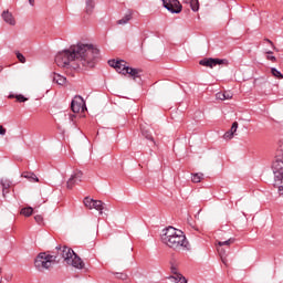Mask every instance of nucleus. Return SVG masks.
<instances>
[{"label": "nucleus", "instance_id": "nucleus-40", "mask_svg": "<svg viewBox=\"0 0 283 283\" xmlns=\"http://www.w3.org/2000/svg\"><path fill=\"white\" fill-rule=\"evenodd\" d=\"M268 61H272V63H275V61H277V59H275V56H273V55H268Z\"/></svg>", "mask_w": 283, "mask_h": 283}, {"label": "nucleus", "instance_id": "nucleus-25", "mask_svg": "<svg viewBox=\"0 0 283 283\" xmlns=\"http://www.w3.org/2000/svg\"><path fill=\"white\" fill-rule=\"evenodd\" d=\"M9 98H17L18 103H25V101H28V98L25 96H23L22 94L20 95H9Z\"/></svg>", "mask_w": 283, "mask_h": 283}, {"label": "nucleus", "instance_id": "nucleus-4", "mask_svg": "<svg viewBox=\"0 0 283 283\" xmlns=\"http://www.w3.org/2000/svg\"><path fill=\"white\" fill-rule=\"evenodd\" d=\"M56 261V256L41 252L34 260V266L38 271H45L52 266L53 262Z\"/></svg>", "mask_w": 283, "mask_h": 283}, {"label": "nucleus", "instance_id": "nucleus-31", "mask_svg": "<svg viewBox=\"0 0 283 283\" xmlns=\"http://www.w3.org/2000/svg\"><path fill=\"white\" fill-rule=\"evenodd\" d=\"M114 275L117 277V280H127V274L125 273L116 272Z\"/></svg>", "mask_w": 283, "mask_h": 283}, {"label": "nucleus", "instance_id": "nucleus-26", "mask_svg": "<svg viewBox=\"0 0 283 283\" xmlns=\"http://www.w3.org/2000/svg\"><path fill=\"white\" fill-rule=\"evenodd\" d=\"M235 242V239H229L227 241H219L218 247H229L230 244H233Z\"/></svg>", "mask_w": 283, "mask_h": 283}, {"label": "nucleus", "instance_id": "nucleus-2", "mask_svg": "<svg viewBox=\"0 0 283 283\" xmlns=\"http://www.w3.org/2000/svg\"><path fill=\"white\" fill-rule=\"evenodd\" d=\"M161 242L168 245L169 249H174V251H180V249H188L189 247L185 232L171 226L164 230Z\"/></svg>", "mask_w": 283, "mask_h": 283}, {"label": "nucleus", "instance_id": "nucleus-12", "mask_svg": "<svg viewBox=\"0 0 283 283\" xmlns=\"http://www.w3.org/2000/svg\"><path fill=\"white\" fill-rule=\"evenodd\" d=\"M134 19V13L132 11H127L126 14L117 21V25H127Z\"/></svg>", "mask_w": 283, "mask_h": 283}, {"label": "nucleus", "instance_id": "nucleus-44", "mask_svg": "<svg viewBox=\"0 0 283 283\" xmlns=\"http://www.w3.org/2000/svg\"><path fill=\"white\" fill-rule=\"evenodd\" d=\"M0 72H3V66H0Z\"/></svg>", "mask_w": 283, "mask_h": 283}, {"label": "nucleus", "instance_id": "nucleus-24", "mask_svg": "<svg viewBox=\"0 0 283 283\" xmlns=\"http://www.w3.org/2000/svg\"><path fill=\"white\" fill-rule=\"evenodd\" d=\"M84 205L87 209H93V205H94V199L90 198V197H85L84 198Z\"/></svg>", "mask_w": 283, "mask_h": 283}, {"label": "nucleus", "instance_id": "nucleus-13", "mask_svg": "<svg viewBox=\"0 0 283 283\" xmlns=\"http://www.w3.org/2000/svg\"><path fill=\"white\" fill-rule=\"evenodd\" d=\"M22 178H27L29 182H39V177L34 172L24 171L22 172Z\"/></svg>", "mask_w": 283, "mask_h": 283}, {"label": "nucleus", "instance_id": "nucleus-17", "mask_svg": "<svg viewBox=\"0 0 283 283\" xmlns=\"http://www.w3.org/2000/svg\"><path fill=\"white\" fill-rule=\"evenodd\" d=\"M71 109L74 114H78V112H81V103H78L76 99H73L71 102Z\"/></svg>", "mask_w": 283, "mask_h": 283}, {"label": "nucleus", "instance_id": "nucleus-7", "mask_svg": "<svg viewBox=\"0 0 283 283\" xmlns=\"http://www.w3.org/2000/svg\"><path fill=\"white\" fill-rule=\"evenodd\" d=\"M78 182H83V171L76 169L71 175L70 179L66 181L67 189H74Z\"/></svg>", "mask_w": 283, "mask_h": 283}, {"label": "nucleus", "instance_id": "nucleus-37", "mask_svg": "<svg viewBox=\"0 0 283 283\" xmlns=\"http://www.w3.org/2000/svg\"><path fill=\"white\" fill-rule=\"evenodd\" d=\"M217 98L219 99V101H224V93H217Z\"/></svg>", "mask_w": 283, "mask_h": 283}, {"label": "nucleus", "instance_id": "nucleus-6", "mask_svg": "<svg viewBox=\"0 0 283 283\" xmlns=\"http://www.w3.org/2000/svg\"><path fill=\"white\" fill-rule=\"evenodd\" d=\"M164 8L171 12V14H180L182 12V4L178 0H163Z\"/></svg>", "mask_w": 283, "mask_h": 283}, {"label": "nucleus", "instance_id": "nucleus-19", "mask_svg": "<svg viewBox=\"0 0 283 283\" xmlns=\"http://www.w3.org/2000/svg\"><path fill=\"white\" fill-rule=\"evenodd\" d=\"M92 207H93V209H96V211H99L101 214H103V201L93 199Z\"/></svg>", "mask_w": 283, "mask_h": 283}, {"label": "nucleus", "instance_id": "nucleus-18", "mask_svg": "<svg viewBox=\"0 0 283 283\" xmlns=\"http://www.w3.org/2000/svg\"><path fill=\"white\" fill-rule=\"evenodd\" d=\"M125 63L126 62L124 60H119L118 66H115L116 72L119 74H125V67H128Z\"/></svg>", "mask_w": 283, "mask_h": 283}, {"label": "nucleus", "instance_id": "nucleus-35", "mask_svg": "<svg viewBox=\"0 0 283 283\" xmlns=\"http://www.w3.org/2000/svg\"><path fill=\"white\" fill-rule=\"evenodd\" d=\"M34 220H35V222H38V224H41V223L43 222V216L36 214V216L34 217Z\"/></svg>", "mask_w": 283, "mask_h": 283}, {"label": "nucleus", "instance_id": "nucleus-3", "mask_svg": "<svg viewBox=\"0 0 283 283\" xmlns=\"http://www.w3.org/2000/svg\"><path fill=\"white\" fill-rule=\"evenodd\" d=\"M274 187H277L280 196H283V155L276 156L272 164Z\"/></svg>", "mask_w": 283, "mask_h": 283}, {"label": "nucleus", "instance_id": "nucleus-1", "mask_svg": "<svg viewBox=\"0 0 283 283\" xmlns=\"http://www.w3.org/2000/svg\"><path fill=\"white\" fill-rule=\"evenodd\" d=\"M98 49L94 44L77 43L70 49L60 51L55 55L59 67H73V70H92L96 65Z\"/></svg>", "mask_w": 283, "mask_h": 283}, {"label": "nucleus", "instance_id": "nucleus-23", "mask_svg": "<svg viewBox=\"0 0 283 283\" xmlns=\"http://www.w3.org/2000/svg\"><path fill=\"white\" fill-rule=\"evenodd\" d=\"M142 134L143 136H145V138H147L148 140H154V138L151 137V132H149V129H147L145 126H142Z\"/></svg>", "mask_w": 283, "mask_h": 283}, {"label": "nucleus", "instance_id": "nucleus-21", "mask_svg": "<svg viewBox=\"0 0 283 283\" xmlns=\"http://www.w3.org/2000/svg\"><path fill=\"white\" fill-rule=\"evenodd\" d=\"M168 280H174L175 283H187V277H185L182 274H178V276H168Z\"/></svg>", "mask_w": 283, "mask_h": 283}, {"label": "nucleus", "instance_id": "nucleus-11", "mask_svg": "<svg viewBox=\"0 0 283 283\" xmlns=\"http://www.w3.org/2000/svg\"><path fill=\"white\" fill-rule=\"evenodd\" d=\"M125 70V74H129V76H132V78L134 81H136V78H140V69H133V67H124Z\"/></svg>", "mask_w": 283, "mask_h": 283}, {"label": "nucleus", "instance_id": "nucleus-39", "mask_svg": "<svg viewBox=\"0 0 283 283\" xmlns=\"http://www.w3.org/2000/svg\"><path fill=\"white\" fill-rule=\"evenodd\" d=\"M6 128L2 125H0V136H6Z\"/></svg>", "mask_w": 283, "mask_h": 283}, {"label": "nucleus", "instance_id": "nucleus-36", "mask_svg": "<svg viewBox=\"0 0 283 283\" xmlns=\"http://www.w3.org/2000/svg\"><path fill=\"white\" fill-rule=\"evenodd\" d=\"M230 132H231L232 134H234L235 132H238V122H234V123L232 124Z\"/></svg>", "mask_w": 283, "mask_h": 283}, {"label": "nucleus", "instance_id": "nucleus-28", "mask_svg": "<svg viewBox=\"0 0 283 283\" xmlns=\"http://www.w3.org/2000/svg\"><path fill=\"white\" fill-rule=\"evenodd\" d=\"M205 175L202 174H192L191 180L192 182H200Z\"/></svg>", "mask_w": 283, "mask_h": 283}, {"label": "nucleus", "instance_id": "nucleus-30", "mask_svg": "<svg viewBox=\"0 0 283 283\" xmlns=\"http://www.w3.org/2000/svg\"><path fill=\"white\" fill-rule=\"evenodd\" d=\"M170 271L172 273V277H178V275H180V272H178V268H176V265H171Z\"/></svg>", "mask_w": 283, "mask_h": 283}, {"label": "nucleus", "instance_id": "nucleus-15", "mask_svg": "<svg viewBox=\"0 0 283 283\" xmlns=\"http://www.w3.org/2000/svg\"><path fill=\"white\" fill-rule=\"evenodd\" d=\"M53 81L57 85H63L64 83L67 82V78L65 76L61 75V74L54 73Z\"/></svg>", "mask_w": 283, "mask_h": 283}, {"label": "nucleus", "instance_id": "nucleus-8", "mask_svg": "<svg viewBox=\"0 0 283 283\" xmlns=\"http://www.w3.org/2000/svg\"><path fill=\"white\" fill-rule=\"evenodd\" d=\"M57 249V253H60V255H62L63 260H65L66 264L69 261L72 260V258H74V250H72V248H67V247H56Z\"/></svg>", "mask_w": 283, "mask_h": 283}, {"label": "nucleus", "instance_id": "nucleus-22", "mask_svg": "<svg viewBox=\"0 0 283 283\" xmlns=\"http://www.w3.org/2000/svg\"><path fill=\"white\" fill-rule=\"evenodd\" d=\"M190 8L192 12H198L200 10V2L198 0H191Z\"/></svg>", "mask_w": 283, "mask_h": 283}, {"label": "nucleus", "instance_id": "nucleus-34", "mask_svg": "<svg viewBox=\"0 0 283 283\" xmlns=\"http://www.w3.org/2000/svg\"><path fill=\"white\" fill-rule=\"evenodd\" d=\"M17 59L20 63H25V56L19 52L17 53Z\"/></svg>", "mask_w": 283, "mask_h": 283}, {"label": "nucleus", "instance_id": "nucleus-32", "mask_svg": "<svg viewBox=\"0 0 283 283\" xmlns=\"http://www.w3.org/2000/svg\"><path fill=\"white\" fill-rule=\"evenodd\" d=\"M223 138L226 140H231V138H233V133L228 130L227 133H224Z\"/></svg>", "mask_w": 283, "mask_h": 283}, {"label": "nucleus", "instance_id": "nucleus-41", "mask_svg": "<svg viewBox=\"0 0 283 283\" xmlns=\"http://www.w3.org/2000/svg\"><path fill=\"white\" fill-rule=\"evenodd\" d=\"M266 43H270V45H272V48L275 50V45L273 44V41L265 39Z\"/></svg>", "mask_w": 283, "mask_h": 283}, {"label": "nucleus", "instance_id": "nucleus-5", "mask_svg": "<svg viewBox=\"0 0 283 283\" xmlns=\"http://www.w3.org/2000/svg\"><path fill=\"white\" fill-rule=\"evenodd\" d=\"M199 65L203 67H216V65H229V61L227 59H213V57H205L199 61Z\"/></svg>", "mask_w": 283, "mask_h": 283}, {"label": "nucleus", "instance_id": "nucleus-9", "mask_svg": "<svg viewBox=\"0 0 283 283\" xmlns=\"http://www.w3.org/2000/svg\"><path fill=\"white\" fill-rule=\"evenodd\" d=\"M1 17L4 23H8V25H17V20L14 19V15L12 14V12H10V10H4L1 13Z\"/></svg>", "mask_w": 283, "mask_h": 283}, {"label": "nucleus", "instance_id": "nucleus-43", "mask_svg": "<svg viewBox=\"0 0 283 283\" xmlns=\"http://www.w3.org/2000/svg\"><path fill=\"white\" fill-rule=\"evenodd\" d=\"M266 54H273V51H268Z\"/></svg>", "mask_w": 283, "mask_h": 283}, {"label": "nucleus", "instance_id": "nucleus-14", "mask_svg": "<svg viewBox=\"0 0 283 283\" xmlns=\"http://www.w3.org/2000/svg\"><path fill=\"white\" fill-rule=\"evenodd\" d=\"M94 8H96V2H94V0H86V14H92V12H94Z\"/></svg>", "mask_w": 283, "mask_h": 283}, {"label": "nucleus", "instance_id": "nucleus-42", "mask_svg": "<svg viewBox=\"0 0 283 283\" xmlns=\"http://www.w3.org/2000/svg\"><path fill=\"white\" fill-rule=\"evenodd\" d=\"M28 1H29L30 6H32V8H33L35 1L34 0H28Z\"/></svg>", "mask_w": 283, "mask_h": 283}, {"label": "nucleus", "instance_id": "nucleus-16", "mask_svg": "<svg viewBox=\"0 0 283 283\" xmlns=\"http://www.w3.org/2000/svg\"><path fill=\"white\" fill-rule=\"evenodd\" d=\"M1 185H2V196H6V193L9 192L8 189L12 187V182L8 179H2Z\"/></svg>", "mask_w": 283, "mask_h": 283}, {"label": "nucleus", "instance_id": "nucleus-27", "mask_svg": "<svg viewBox=\"0 0 283 283\" xmlns=\"http://www.w3.org/2000/svg\"><path fill=\"white\" fill-rule=\"evenodd\" d=\"M271 74L275 77V78H283L282 72H280L277 69L272 67L271 69Z\"/></svg>", "mask_w": 283, "mask_h": 283}, {"label": "nucleus", "instance_id": "nucleus-10", "mask_svg": "<svg viewBox=\"0 0 283 283\" xmlns=\"http://www.w3.org/2000/svg\"><path fill=\"white\" fill-rule=\"evenodd\" d=\"M67 264H71V266H74L75 269H83L85 266V263H83V260L80 259L76 253L73 254Z\"/></svg>", "mask_w": 283, "mask_h": 283}, {"label": "nucleus", "instance_id": "nucleus-20", "mask_svg": "<svg viewBox=\"0 0 283 283\" xmlns=\"http://www.w3.org/2000/svg\"><path fill=\"white\" fill-rule=\"evenodd\" d=\"M20 213L22 216H25V218H30V216H32V213H34V209H32V207L22 208Z\"/></svg>", "mask_w": 283, "mask_h": 283}, {"label": "nucleus", "instance_id": "nucleus-33", "mask_svg": "<svg viewBox=\"0 0 283 283\" xmlns=\"http://www.w3.org/2000/svg\"><path fill=\"white\" fill-rule=\"evenodd\" d=\"M224 96V101H231V98H233V94H231L230 92H223Z\"/></svg>", "mask_w": 283, "mask_h": 283}, {"label": "nucleus", "instance_id": "nucleus-29", "mask_svg": "<svg viewBox=\"0 0 283 283\" xmlns=\"http://www.w3.org/2000/svg\"><path fill=\"white\" fill-rule=\"evenodd\" d=\"M108 65L116 70V67H118V65H120V60H117V61L116 60H109Z\"/></svg>", "mask_w": 283, "mask_h": 283}, {"label": "nucleus", "instance_id": "nucleus-38", "mask_svg": "<svg viewBox=\"0 0 283 283\" xmlns=\"http://www.w3.org/2000/svg\"><path fill=\"white\" fill-rule=\"evenodd\" d=\"M217 251H218L219 255H221V258L226 253V251H224V249H222V247L217 248Z\"/></svg>", "mask_w": 283, "mask_h": 283}]
</instances>
